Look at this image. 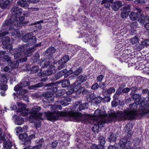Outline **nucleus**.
I'll return each instance as SVG.
<instances>
[{"mask_svg": "<svg viewBox=\"0 0 149 149\" xmlns=\"http://www.w3.org/2000/svg\"><path fill=\"white\" fill-rule=\"evenodd\" d=\"M41 109L40 107L36 106L34 107L32 109V111L33 113V114L32 117L30 118H33V120L35 119L37 120L38 119H40L43 120V118L42 117V114L38 112V111Z\"/></svg>", "mask_w": 149, "mask_h": 149, "instance_id": "2eb2a0df", "label": "nucleus"}, {"mask_svg": "<svg viewBox=\"0 0 149 149\" xmlns=\"http://www.w3.org/2000/svg\"><path fill=\"white\" fill-rule=\"evenodd\" d=\"M133 125L132 124L130 127V124H127L125 126V128L127 129V136H125L123 138L121 139H125L126 142H125L124 144L125 146L127 145H130V146L131 144V136L133 133V131L131 130L133 128Z\"/></svg>", "mask_w": 149, "mask_h": 149, "instance_id": "ddd939ff", "label": "nucleus"}, {"mask_svg": "<svg viewBox=\"0 0 149 149\" xmlns=\"http://www.w3.org/2000/svg\"><path fill=\"white\" fill-rule=\"evenodd\" d=\"M40 55L38 52H37L33 55L32 58V60L33 63L36 62L39 59Z\"/></svg>", "mask_w": 149, "mask_h": 149, "instance_id": "603ef678", "label": "nucleus"}, {"mask_svg": "<svg viewBox=\"0 0 149 149\" xmlns=\"http://www.w3.org/2000/svg\"><path fill=\"white\" fill-rule=\"evenodd\" d=\"M88 104L87 103H82L81 101L77 102L74 104L73 106H72L71 110L68 112V117L73 118L76 121L79 122L82 120V116L81 114H78L76 112L75 108L79 106V110L81 111L88 107Z\"/></svg>", "mask_w": 149, "mask_h": 149, "instance_id": "f03ea898", "label": "nucleus"}, {"mask_svg": "<svg viewBox=\"0 0 149 149\" xmlns=\"http://www.w3.org/2000/svg\"><path fill=\"white\" fill-rule=\"evenodd\" d=\"M131 97L134 100V102L131 104L129 108L124 110L123 112L119 111L118 113H111L109 115L110 120L120 118L123 115L125 120H132L139 118L140 113L142 112L145 107L149 108V102L143 101L141 99L140 94L133 93Z\"/></svg>", "mask_w": 149, "mask_h": 149, "instance_id": "f257e3e1", "label": "nucleus"}, {"mask_svg": "<svg viewBox=\"0 0 149 149\" xmlns=\"http://www.w3.org/2000/svg\"><path fill=\"white\" fill-rule=\"evenodd\" d=\"M100 84H101V85H100V88L103 90H105V88L107 86V81H105L104 82H102Z\"/></svg>", "mask_w": 149, "mask_h": 149, "instance_id": "680f3d73", "label": "nucleus"}, {"mask_svg": "<svg viewBox=\"0 0 149 149\" xmlns=\"http://www.w3.org/2000/svg\"><path fill=\"white\" fill-rule=\"evenodd\" d=\"M41 43L40 42L31 47H30L29 44H25L18 47V51L23 52L25 57H29L32 55L33 52L36 49V47L41 46Z\"/></svg>", "mask_w": 149, "mask_h": 149, "instance_id": "423d86ee", "label": "nucleus"}, {"mask_svg": "<svg viewBox=\"0 0 149 149\" xmlns=\"http://www.w3.org/2000/svg\"><path fill=\"white\" fill-rule=\"evenodd\" d=\"M120 95L116 94V93L113 96V100L111 102V104L112 107L118 106L119 104L120 100H119Z\"/></svg>", "mask_w": 149, "mask_h": 149, "instance_id": "c756f323", "label": "nucleus"}, {"mask_svg": "<svg viewBox=\"0 0 149 149\" xmlns=\"http://www.w3.org/2000/svg\"><path fill=\"white\" fill-rule=\"evenodd\" d=\"M105 122L104 121L100 120V121L98 122L97 123V125L99 128L100 127H103V125L104 124Z\"/></svg>", "mask_w": 149, "mask_h": 149, "instance_id": "774afa93", "label": "nucleus"}, {"mask_svg": "<svg viewBox=\"0 0 149 149\" xmlns=\"http://www.w3.org/2000/svg\"><path fill=\"white\" fill-rule=\"evenodd\" d=\"M99 87L100 88V85H99L97 83H96L92 85L91 88L92 90L95 91Z\"/></svg>", "mask_w": 149, "mask_h": 149, "instance_id": "e2e57ef3", "label": "nucleus"}, {"mask_svg": "<svg viewBox=\"0 0 149 149\" xmlns=\"http://www.w3.org/2000/svg\"><path fill=\"white\" fill-rule=\"evenodd\" d=\"M39 120H41L40 119H38L37 120H33V118H30V121H31V120H32V122H33V121H35L36 120V123L35 124V127L36 129H37L41 125V122Z\"/></svg>", "mask_w": 149, "mask_h": 149, "instance_id": "8fccbe9b", "label": "nucleus"}, {"mask_svg": "<svg viewBox=\"0 0 149 149\" xmlns=\"http://www.w3.org/2000/svg\"><path fill=\"white\" fill-rule=\"evenodd\" d=\"M2 129L1 128H0V143L2 142V141H5V135L3 134L2 136Z\"/></svg>", "mask_w": 149, "mask_h": 149, "instance_id": "052dcab7", "label": "nucleus"}, {"mask_svg": "<svg viewBox=\"0 0 149 149\" xmlns=\"http://www.w3.org/2000/svg\"><path fill=\"white\" fill-rule=\"evenodd\" d=\"M26 61V58H21L20 59L17 60L16 61H12L11 60L8 64V65L12 69L16 68L18 67L19 63Z\"/></svg>", "mask_w": 149, "mask_h": 149, "instance_id": "b1692460", "label": "nucleus"}, {"mask_svg": "<svg viewBox=\"0 0 149 149\" xmlns=\"http://www.w3.org/2000/svg\"><path fill=\"white\" fill-rule=\"evenodd\" d=\"M138 21L142 25H144L146 23L149 22V17L146 15L144 16L143 15H140Z\"/></svg>", "mask_w": 149, "mask_h": 149, "instance_id": "bb28decb", "label": "nucleus"}, {"mask_svg": "<svg viewBox=\"0 0 149 149\" xmlns=\"http://www.w3.org/2000/svg\"><path fill=\"white\" fill-rule=\"evenodd\" d=\"M122 3L121 1H116L113 3L111 7L113 10L116 11L122 6Z\"/></svg>", "mask_w": 149, "mask_h": 149, "instance_id": "c85d7f7f", "label": "nucleus"}, {"mask_svg": "<svg viewBox=\"0 0 149 149\" xmlns=\"http://www.w3.org/2000/svg\"><path fill=\"white\" fill-rule=\"evenodd\" d=\"M130 19L132 21H135L139 17V15L135 12H132L129 15Z\"/></svg>", "mask_w": 149, "mask_h": 149, "instance_id": "72a5a7b5", "label": "nucleus"}, {"mask_svg": "<svg viewBox=\"0 0 149 149\" xmlns=\"http://www.w3.org/2000/svg\"><path fill=\"white\" fill-rule=\"evenodd\" d=\"M15 53L14 54V58L15 59H20L21 58H26V61L27 60L26 57H25V55L23 54V52L21 51H18V49L16 51Z\"/></svg>", "mask_w": 149, "mask_h": 149, "instance_id": "cd10ccee", "label": "nucleus"}, {"mask_svg": "<svg viewBox=\"0 0 149 149\" xmlns=\"http://www.w3.org/2000/svg\"><path fill=\"white\" fill-rule=\"evenodd\" d=\"M56 51V49L54 47H51L48 48L44 52L43 54L46 58L50 59L53 58V54Z\"/></svg>", "mask_w": 149, "mask_h": 149, "instance_id": "aec40b11", "label": "nucleus"}, {"mask_svg": "<svg viewBox=\"0 0 149 149\" xmlns=\"http://www.w3.org/2000/svg\"><path fill=\"white\" fill-rule=\"evenodd\" d=\"M144 47H147L149 46V39H143L141 41Z\"/></svg>", "mask_w": 149, "mask_h": 149, "instance_id": "4d7b16f0", "label": "nucleus"}, {"mask_svg": "<svg viewBox=\"0 0 149 149\" xmlns=\"http://www.w3.org/2000/svg\"><path fill=\"white\" fill-rule=\"evenodd\" d=\"M81 83H79L78 80H76L74 82V84L71 86L73 88L74 93L75 92L76 94L82 93L83 94L84 87H81Z\"/></svg>", "mask_w": 149, "mask_h": 149, "instance_id": "dca6fc26", "label": "nucleus"}, {"mask_svg": "<svg viewBox=\"0 0 149 149\" xmlns=\"http://www.w3.org/2000/svg\"><path fill=\"white\" fill-rule=\"evenodd\" d=\"M144 48L141 42V44H139V45H136V50L138 51H139Z\"/></svg>", "mask_w": 149, "mask_h": 149, "instance_id": "338daca9", "label": "nucleus"}, {"mask_svg": "<svg viewBox=\"0 0 149 149\" xmlns=\"http://www.w3.org/2000/svg\"><path fill=\"white\" fill-rule=\"evenodd\" d=\"M46 116L48 120L53 121L61 119L62 117L64 116V114L58 111H54L46 113Z\"/></svg>", "mask_w": 149, "mask_h": 149, "instance_id": "0eeeda50", "label": "nucleus"}, {"mask_svg": "<svg viewBox=\"0 0 149 149\" xmlns=\"http://www.w3.org/2000/svg\"><path fill=\"white\" fill-rule=\"evenodd\" d=\"M115 91V89L113 87H110L108 89L107 88L105 89V90H103L102 92L106 93V94L108 95H110L112 93H114Z\"/></svg>", "mask_w": 149, "mask_h": 149, "instance_id": "c03bdc74", "label": "nucleus"}, {"mask_svg": "<svg viewBox=\"0 0 149 149\" xmlns=\"http://www.w3.org/2000/svg\"><path fill=\"white\" fill-rule=\"evenodd\" d=\"M6 35L0 36V45H2V47L4 49L11 48L12 46L10 42V37L5 36Z\"/></svg>", "mask_w": 149, "mask_h": 149, "instance_id": "f8f14e48", "label": "nucleus"}, {"mask_svg": "<svg viewBox=\"0 0 149 149\" xmlns=\"http://www.w3.org/2000/svg\"><path fill=\"white\" fill-rule=\"evenodd\" d=\"M130 90L131 91V93L130 94V95H131L133 94V93H135L136 91L138 90V88L137 85H135L134 86H132L130 88Z\"/></svg>", "mask_w": 149, "mask_h": 149, "instance_id": "bf43d9fd", "label": "nucleus"}, {"mask_svg": "<svg viewBox=\"0 0 149 149\" xmlns=\"http://www.w3.org/2000/svg\"><path fill=\"white\" fill-rule=\"evenodd\" d=\"M58 84L61 83L62 87L63 88H67L68 91L66 92L67 95H70L74 93L73 88L72 86L74 84V82L70 84V81L69 79H64L59 81Z\"/></svg>", "mask_w": 149, "mask_h": 149, "instance_id": "6e6552de", "label": "nucleus"}, {"mask_svg": "<svg viewBox=\"0 0 149 149\" xmlns=\"http://www.w3.org/2000/svg\"><path fill=\"white\" fill-rule=\"evenodd\" d=\"M94 116L95 117H97L99 118L102 117V115L101 110L99 109L96 110L94 113Z\"/></svg>", "mask_w": 149, "mask_h": 149, "instance_id": "de8ad7c7", "label": "nucleus"}, {"mask_svg": "<svg viewBox=\"0 0 149 149\" xmlns=\"http://www.w3.org/2000/svg\"><path fill=\"white\" fill-rule=\"evenodd\" d=\"M48 80L47 77H45L43 78H42L40 80V82L34 85H31L28 86V88L30 90H38L40 89V88L43 87V86H41L40 84L41 83H47L45 82Z\"/></svg>", "mask_w": 149, "mask_h": 149, "instance_id": "f3484780", "label": "nucleus"}, {"mask_svg": "<svg viewBox=\"0 0 149 149\" xmlns=\"http://www.w3.org/2000/svg\"><path fill=\"white\" fill-rule=\"evenodd\" d=\"M83 68L81 67H79L77 68L74 71H73L72 70V73L74 76L77 77L83 71Z\"/></svg>", "mask_w": 149, "mask_h": 149, "instance_id": "79ce46f5", "label": "nucleus"}, {"mask_svg": "<svg viewBox=\"0 0 149 149\" xmlns=\"http://www.w3.org/2000/svg\"><path fill=\"white\" fill-rule=\"evenodd\" d=\"M93 100L94 101L93 102L94 103L96 104H97L101 103L102 101V98L100 96H98L95 97V98H93Z\"/></svg>", "mask_w": 149, "mask_h": 149, "instance_id": "3c124183", "label": "nucleus"}, {"mask_svg": "<svg viewBox=\"0 0 149 149\" xmlns=\"http://www.w3.org/2000/svg\"><path fill=\"white\" fill-rule=\"evenodd\" d=\"M72 100V99L68 97H63L60 103L63 106H66L69 105Z\"/></svg>", "mask_w": 149, "mask_h": 149, "instance_id": "2f4dec72", "label": "nucleus"}, {"mask_svg": "<svg viewBox=\"0 0 149 149\" xmlns=\"http://www.w3.org/2000/svg\"><path fill=\"white\" fill-rule=\"evenodd\" d=\"M11 11L12 14L11 17L13 20L15 19L16 21L17 24L25 26L29 23L28 21H24L25 19V17H27L28 16V14L24 13L22 16H21L22 11V8L17 7H13Z\"/></svg>", "mask_w": 149, "mask_h": 149, "instance_id": "7ed1b4c3", "label": "nucleus"}, {"mask_svg": "<svg viewBox=\"0 0 149 149\" xmlns=\"http://www.w3.org/2000/svg\"><path fill=\"white\" fill-rule=\"evenodd\" d=\"M102 94L104 96V97L102 98V102L104 103L109 102L111 100V95H108L104 92H102Z\"/></svg>", "mask_w": 149, "mask_h": 149, "instance_id": "473e14b6", "label": "nucleus"}, {"mask_svg": "<svg viewBox=\"0 0 149 149\" xmlns=\"http://www.w3.org/2000/svg\"><path fill=\"white\" fill-rule=\"evenodd\" d=\"M79 80V83H82L84 81H86L87 79V77L85 75L83 76L81 75L78 77Z\"/></svg>", "mask_w": 149, "mask_h": 149, "instance_id": "6e6d98bb", "label": "nucleus"}, {"mask_svg": "<svg viewBox=\"0 0 149 149\" xmlns=\"http://www.w3.org/2000/svg\"><path fill=\"white\" fill-rule=\"evenodd\" d=\"M1 57V60H0V63H1V61L3 62H6L8 64L11 61V58L8 55H3Z\"/></svg>", "mask_w": 149, "mask_h": 149, "instance_id": "58836bf2", "label": "nucleus"}, {"mask_svg": "<svg viewBox=\"0 0 149 149\" xmlns=\"http://www.w3.org/2000/svg\"><path fill=\"white\" fill-rule=\"evenodd\" d=\"M148 109L145 107L142 112L140 113V116H139V118H141L148 113H149V110H148Z\"/></svg>", "mask_w": 149, "mask_h": 149, "instance_id": "13d9d810", "label": "nucleus"}, {"mask_svg": "<svg viewBox=\"0 0 149 149\" xmlns=\"http://www.w3.org/2000/svg\"><path fill=\"white\" fill-rule=\"evenodd\" d=\"M17 3L18 5L22 7H26L28 5L26 1L23 0H19L17 2Z\"/></svg>", "mask_w": 149, "mask_h": 149, "instance_id": "49530a36", "label": "nucleus"}, {"mask_svg": "<svg viewBox=\"0 0 149 149\" xmlns=\"http://www.w3.org/2000/svg\"><path fill=\"white\" fill-rule=\"evenodd\" d=\"M11 1L9 0H3V2L0 5V7L2 9H5L8 7Z\"/></svg>", "mask_w": 149, "mask_h": 149, "instance_id": "c9c22d12", "label": "nucleus"}, {"mask_svg": "<svg viewBox=\"0 0 149 149\" xmlns=\"http://www.w3.org/2000/svg\"><path fill=\"white\" fill-rule=\"evenodd\" d=\"M49 59L45 57V58L41 59L39 61V63L40 66L41 67V69L50 66L52 62Z\"/></svg>", "mask_w": 149, "mask_h": 149, "instance_id": "5701e85b", "label": "nucleus"}, {"mask_svg": "<svg viewBox=\"0 0 149 149\" xmlns=\"http://www.w3.org/2000/svg\"><path fill=\"white\" fill-rule=\"evenodd\" d=\"M3 145L5 149H6V148L7 149H12L10 148L12 146V144L11 141L10 140L4 142Z\"/></svg>", "mask_w": 149, "mask_h": 149, "instance_id": "37998d69", "label": "nucleus"}, {"mask_svg": "<svg viewBox=\"0 0 149 149\" xmlns=\"http://www.w3.org/2000/svg\"><path fill=\"white\" fill-rule=\"evenodd\" d=\"M35 138V136L34 134H31L28 136L26 133L21 134L19 136V138L22 141V144L25 146L29 145L31 142V140Z\"/></svg>", "mask_w": 149, "mask_h": 149, "instance_id": "9b49d317", "label": "nucleus"}, {"mask_svg": "<svg viewBox=\"0 0 149 149\" xmlns=\"http://www.w3.org/2000/svg\"><path fill=\"white\" fill-rule=\"evenodd\" d=\"M19 92L17 91V93L18 95H19V98H22L23 100L26 101H28L29 100V98L27 95V93L29 91L27 89H21L19 90Z\"/></svg>", "mask_w": 149, "mask_h": 149, "instance_id": "6ab92c4d", "label": "nucleus"}, {"mask_svg": "<svg viewBox=\"0 0 149 149\" xmlns=\"http://www.w3.org/2000/svg\"><path fill=\"white\" fill-rule=\"evenodd\" d=\"M45 95H46V93H43L42 94L36 93L33 94V96L36 99H41L43 98Z\"/></svg>", "mask_w": 149, "mask_h": 149, "instance_id": "ea45409f", "label": "nucleus"}, {"mask_svg": "<svg viewBox=\"0 0 149 149\" xmlns=\"http://www.w3.org/2000/svg\"><path fill=\"white\" fill-rule=\"evenodd\" d=\"M131 7L130 5H126L121 8L120 9L121 18L124 20L127 18L131 11Z\"/></svg>", "mask_w": 149, "mask_h": 149, "instance_id": "4468645a", "label": "nucleus"}, {"mask_svg": "<svg viewBox=\"0 0 149 149\" xmlns=\"http://www.w3.org/2000/svg\"><path fill=\"white\" fill-rule=\"evenodd\" d=\"M125 139H120L119 143L116 145L114 144L113 145H110L108 146L107 149H122L124 146H125V142H126Z\"/></svg>", "mask_w": 149, "mask_h": 149, "instance_id": "a211bd4d", "label": "nucleus"}, {"mask_svg": "<svg viewBox=\"0 0 149 149\" xmlns=\"http://www.w3.org/2000/svg\"><path fill=\"white\" fill-rule=\"evenodd\" d=\"M99 142L100 144L104 146L105 143V138L103 136H100L98 138Z\"/></svg>", "mask_w": 149, "mask_h": 149, "instance_id": "5fc2aeb1", "label": "nucleus"}, {"mask_svg": "<svg viewBox=\"0 0 149 149\" xmlns=\"http://www.w3.org/2000/svg\"><path fill=\"white\" fill-rule=\"evenodd\" d=\"M73 68V67L68 69L66 68L63 69L56 74L54 77V79L55 80H57L63 76H64V78H67L70 75L72 74Z\"/></svg>", "mask_w": 149, "mask_h": 149, "instance_id": "1a4fd4ad", "label": "nucleus"}, {"mask_svg": "<svg viewBox=\"0 0 149 149\" xmlns=\"http://www.w3.org/2000/svg\"><path fill=\"white\" fill-rule=\"evenodd\" d=\"M117 113H118V112ZM111 113H116L114 112H111L110 113H109V114L108 115V114L106 113V111H103L102 112V117H107V121L109 122H112L113 121H114V120L115 121V120H120L122 118H123L124 119V118L123 116L122 115L120 117V118H116L114 120H111V121L109 119L110 118H109V115Z\"/></svg>", "mask_w": 149, "mask_h": 149, "instance_id": "7c9ffc66", "label": "nucleus"}, {"mask_svg": "<svg viewBox=\"0 0 149 149\" xmlns=\"http://www.w3.org/2000/svg\"><path fill=\"white\" fill-rule=\"evenodd\" d=\"M13 118L14 119V123L16 125H21L24 123V118L20 116L14 115L13 116Z\"/></svg>", "mask_w": 149, "mask_h": 149, "instance_id": "a878e982", "label": "nucleus"}, {"mask_svg": "<svg viewBox=\"0 0 149 149\" xmlns=\"http://www.w3.org/2000/svg\"><path fill=\"white\" fill-rule=\"evenodd\" d=\"M52 66H49V68L46 70H43L42 69H40L38 66L34 65L32 66L31 72L30 73L32 74H36L38 73V71L40 72L38 73V75L40 78H42L47 77L52 75L53 72L51 69Z\"/></svg>", "mask_w": 149, "mask_h": 149, "instance_id": "39448f33", "label": "nucleus"}, {"mask_svg": "<svg viewBox=\"0 0 149 149\" xmlns=\"http://www.w3.org/2000/svg\"><path fill=\"white\" fill-rule=\"evenodd\" d=\"M73 50H74L71 49L68 50L67 52L68 55H65L60 59H62V61L66 63L75 54L74 52H72Z\"/></svg>", "mask_w": 149, "mask_h": 149, "instance_id": "4be33fe9", "label": "nucleus"}, {"mask_svg": "<svg viewBox=\"0 0 149 149\" xmlns=\"http://www.w3.org/2000/svg\"><path fill=\"white\" fill-rule=\"evenodd\" d=\"M116 135L111 132L110 133L109 136L108 137L109 141L111 143L112 141L115 142L116 140Z\"/></svg>", "mask_w": 149, "mask_h": 149, "instance_id": "4c0bfd02", "label": "nucleus"}, {"mask_svg": "<svg viewBox=\"0 0 149 149\" xmlns=\"http://www.w3.org/2000/svg\"><path fill=\"white\" fill-rule=\"evenodd\" d=\"M37 143L38 145L37 146L40 149L41 148H42L44 146V139L43 138L41 139Z\"/></svg>", "mask_w": 149, "mask_h": 149, "instance_id": "864d4df0", "label": "nucleus"}, {"mask_svg": "<svg viewBox=\"0 0 149 149\" xmlns=\"http://www.w3.org/2000/svg\"><path fill=\"white\" fill-rule=\"evenodd\" d=\"M15 26H17L19 24H17V22L15 19L13 20L12 17H11L6 20L3 24L0 30V36H3V35H7L8 34L9 31H12L14 30V26L13 24Z\"/></svg>", "mask_w": 149, "mask_h": 149, "instance_id": "20e7f679", "label": "nucleus"}, {"mask_svg": "<svg viewBox=\"0 0 149 149\" xmlns=\"http://www.w3.org/2000/svg\"><path fill=\"white\" fill-rule=\"evenodd\" d=\"M32 34L33 33H31L26 34L23 36L22 38V40L24 42H29L30 38H31V36H32Z\"/></svg>", "mask_w": 149, "mask_h": 149, "instance_id": "e433bc0d", "label": "nucleus"}, {"mask_svg": "<svg viewBox=\"0 0 149 149\" xmlns=\"http://www.w3.org/2000/svg\"><path fill=\"white\" fill-rule=\"evenodd\" d=\"M130 41L132 45L136 44L139 42V38L137 36H135L133 38L130 39Z\"/></svg>", "mask_w": 149, "mask_h": 149, "instance_id": "09e8293b", "label": "nucleus"}, {"mask_svg": "<svg viewBox=\"0 0 149 149\" xmlns=\"http://www.w3.org/2000/svg\"><path fill=\"white\" fill-rule=\"evenodd\" d=\"M57 63H58L57 69L61 70L65 67L66 63L62 61V59H60Z\"/></svg>", "mask_w": 149, "mask_h": 149, "instance_id": "f704fd0d", "label": "nucleus"}, {"mask_svg": "<svg viewBox=\"0 0 149 149\" xmlns=\"http://www.w3.org/2000/svg\"><path fill=\"white\" fill-rule=\"evenodd\" d=\"M46 95L42 99V102L46 103H51L54 102V98L52 96V94L49 93V92H46Z\"/></svg>", "mask_w": 149, "mask_h": 149, "instance_id": "393cba45", "label": "nucleus"}, {"mask_svg": "<svg viewBox=\"0 0 149 149\" xmlns=\"http://www.w3.org/2000/svg\"><path fill=\"white\" fill-rule=\"evenodd\" d=\"M91 149H104V146L100 144H93L90 147Z\"/></svg>", "mask_w": 149, "mask_h": 149, "instance_id": "a18cd8bd", "label": "nucleus"}, {"mask_svg": "<svg viewBox=\"0 0 149 149\" xmlns=\"http://www.w3.org/2000/svg\"><path fill=\"white\" fill-rule=\"evenodd\" d=\"M37 42V39L36 36H33V34L32 35V36H31V38H30L29 43L31 45H36Z\"/></svg>", "mask_w": 149, "mask_h": 149, "instance_id": "a19ab883", "label": "nucleus"}, {"mask_svg": "<svg viewBox=\"0 0 149 149\" xmlns=\"http://www.w3.org/2000/svg\"><path fill=\"white\" fill-rule=\"evenodd\" d=\"M41 86H43V87L41 88L42 90H47L49 93L53 94L57 91V89L56 87V84L54 82L50 83L40 84Z\"/></svg>", "mask_w": 149, "mask_h": 149, "instance_id": "9d476101", "label": "nucleus"}, {"mask_svg": "<svg viewBox=\"0 0 149 149\" xmlns=\"http://www.w3.org/2000/svg\"><path fill=\"white\" fill-rule=\"evenodd\" d=\"M138 25V24L136 22H134L131 23L130 25L131 28H136Z\"/></svg>", "mask_w": 149, "mask_h": 149, "instance_id": "69168bd1", "label": "nucleus"}, {"mask_svg": "<svg viewBox=\"0 0 149 149\" xmlns=\"http://www.w3.org/2000/svg\"><path fill=\"white\" fill-rule=\"evenodd\" d=\"M30 84V82L28 81L22 80L20 83H19L14 87V90L15 91H19L24 87L28 86Z\"/></svg>", "mask_w": 149, "mask_h": 149, "instance_id": "412c9836", "label": "nucleus"}, {"mask_svg": "<svg viewBox=\"0 0 149 149\" xmlns=\"http://www.w3.org/2000/svg\"><path fill=\"white\" fill-rule=\"evenodd\" d=\"M58 142L56 141H54L52 142V143L50 144L51 147H52V148L54 149L56 148L58 144Z\"/></svg>", "mask_w": 149, "mask_h": 149, "instance_id": "0e129e2a", "label": "nucleus"}]
</instances>
